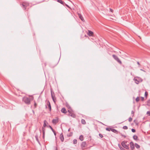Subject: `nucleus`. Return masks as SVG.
<instances>
[{
	"label": "nucleus",
	"instance_id": "7c9ffc66",
	"mask_svg": "<svg viewBox=\"0 0 150 150\" xmlns=\"http://www.w3.org/2000/svg\"><path fill=\"white\" fill-rule=\"evenodd\" d=\"M34 108H36L37 107V104L36 103L35 101V100H34Z\"/></svg>",
	"mask_w": 150,
	"mask_h": 150
},
{
	"label": "nucleus",
	"instance_id": "dca6fc26",
	"mask_svg": "<svg viewBox=\"0 0 150 150\" xmlns=\"http://www.w3.org/2000/svg\"><path fill=\"white\" fill-rule=\"evenodd\" d=\"M61 112L64 114H66L67 112L65 108H62L61 110Z\"/></svg>",
	"mask_w": 150,
	"mask_h": 150
},
{
	"label": "nucleus",
	"instance_id": "2eb2a0df",
	"mask_svg": "<svg viewBox=\"0 0 150 150\" xmlns=\"http://www.w3.org/2000/svg\"><path fill=\"white\" fill-rule=\"evenodd\" d=\"M42 131L43 133V135H42V138L43 139H44L45 138V128H44L43 127H42Z\"/></svg>",
	"mask_w": 150,
	"mask_h": 150
},
{
	"label": "nucleus",
	"instance_id": "5fc2aeb1",
	"mask_svg": "<svg viewBox=\"0 0 150 150\" xmlns=\"http://www.w3.org/2000/svg\"><path fill=\"white\" fill-rule=\"evenodd\" d=\"M85 36L86 37H88V36H86V35H85Z\"/></svg>",
	"mask_w": 150,
	"mask_h": 150
},
{
	"label": "nucleus",
	"instance_id": "412c9836",
	"mask_svg": "<svg viewBox=\"0 0 150 150\" xmlns=\"http://www.w3.org/2000/svg\"><path fill=\"white\" fill-rule=\"evenodd\" d=\"M59 59H60V58L59 59H58H58H57V60L56 61V62L55 64H54V65L53 66V67H54L55 66H56L59 63Z\"/></svg>",
	"mask_w": 150,
	"mask_h": 150
},
{
	"label": "nucleus",
	"instance_id": "4468645a",
	"mask_svg": "<svg viewBox=\"0 0 150 150\" xmlns=\"http://www.w3.org/2000/svg\"><path fill=\"white\" fill-rule=\"evenodd\" d=\"M78 15L79 16V18H80V19H81V20L82 21H85L83 17L81 14L79 13H78Z\"/></svg>",
	"mask_w": 150,
	"mask_h": 150
},
{
	"label": "nucleus",
	"instance_id": "1a4fd4ad",
	"mask_svg": "<svg viewBox=\"0 0 150 150\" xmlns=\"http://www.w3.org/2000/svg\"><path fill=\"white\" fill-rule=\"evenodd\" d=\"M86 142H83L81 143V149L83 150L85 149L84 147L86 146Z\"/></svg>",
	"mask_w": 150,
	"mask_h": 150
},
{
	"label": "nucleus",
	"instance_id": "3c124183",
	"mask_svg": "<svg viewBox=\"0 0 150 150\" xmlns=\"http://www.w3.org/2000/svg\"><path fill=\"white\" fill-rule=\"evenodd\" d=\"M40 135H41V130L40 129Z\"/></svg>",
	"mask_w": 150,
	"mask_h": 150
},
{
	"label": "nucleus",
	"instance_id": "a18cd8bd",
	"mask_svg": "<svg viewBox=\"0 0 150 150\" xmlns=\"http://www.w3.org/2000/svg\"><path fill=\"white\" fill-rule=\"evenodd\" d=\"M120 149L121 150H125V149L123 148L121 146H120Z\"/></svg>",
	"mask_w": 150,
	"mask_h": 150
},
{
	"label": "nucleus",
	"instance_id": "72a5a7b5",
	"mask_svg": "<svg viewBox=\"0 0 150 150\" xmlns=\"http://www.w3.org/2000/svg\"><path fill=\"white\" fill-rule=\"evenodd\" d=\"M73 134V132H71L69 134H67V136L68 137H71L72 135Z\"/></svg>",
	"mask_w": 150,
	"mask_h": 150
},
{
	"label": "nucleus",
	"instance_id": "9b49d317",
	"mask_svg": "<svg viewBox=\"0 0 150 150\" xmlns=\"http://www.w3.org/2000/svg\"><path fill=\"white\" fill-rule=\"evenodd\" d=\"M130 145L131 149L132 150H133L134 148V143L132 142H130Z\"/></svg>",
	"mask_w": 150,
	"mask_h": 150
},
{
	"label": "nucleus",
	"instance_id": "49530a36",
	"mask_svg": "<svg viewBox=\"0 0 150 150\" xmlns=\"http://www.w3.org/2000/svg\"><path fill=\"white\" fill-rule=\"evenodd\" d=\"M67 6V7L69 8H70V7L67 4H66L65 3V6Z\"/></svg>",
	"mask_w": 150,
	"mask_h": 150
},
{
	"label": "nucleus",
	"instance_id": "79ce46f5",
	"mask_svg": "<svg viewBox=\"0 0 150 150\" xmlns=\"http://www.w3.org/2000/svg\"><path fill=\"white\" fill-rule=\"evenodd\" d=\"M134 112L133 110H132L131 111V114L133 115L132 117H133L134 115Z\"/></svg>",
	"mask_w": 150,
	"mask_h": 150
},
{
	"label": "nucleus",
	"instance_id": "4d7b16f0",
	"mask_svg": "<svg viewBox=\"0 0 150 150\" xmlns=\"http://www.w3.org/2000/svg\"><path fill=\"white\" fill-rule=\"evenodd\" d=\"M91 147H92V146H90L89 147V148H91Z\"/></svg>",
	"mask_w": 150,
	"mask_h": 150
},
{
	"label": "nucleus",
	"instance_id": "864d4df0",
	"mask_svg": "<svg viewBox=\"0 0 150 150\" xmlns=\"http://www.w3.org/2000/svg\"><path fill=\"white\" fill-rule=\"evenodd\" d=\"M70 128H69V129H68V132H69V131H70Z\"/></svg>",
	"mask_w": 150,
	"mask_h": 150
},
{
	"label": "nucleus",
	"instance_id": "cd10ccee",
	"mask_svg": "<svg viewBox=\"0 0 150 150\" xmlns=\"http://www.w3.org/2000/svg\"><path fill=\"white\" fill-rule=\"evenodd\" d=\"M66 107L68 109H69V110L71 109L70 106L69 105L68 103H67L66 104Z\"/></svg>",
	"mask_w": 150,
	"mask_h": 150
},
{
	"label": "nucleus",
	"instance_id": "c756f323",
	"mask_svg": "<svg viewBox=\"0 0 150 150\" xmlns=\"http://www.w3.org/2000/svg\"><path fill=\"white\" fill-rule=\"evenodd\" d=\"M147 105L148 106H150V99L148 100L147 101Z\"/></svg>",
	"mask_w": 150,
	"mask_h": 150
},
{
	"label": "nucleus",
	"instance_id": "8fccbe9b",
	"mask_svg": "<svg viewBox=\"0 0 150 150\" xmlns=\"http://www.w3.org/2000/svg\"><path fill=\"white\" fill-rule=\"evenodd\" d=\"M137 64L138 65H140V64L139 63V62H137Z\"/></svg>",
	"mask_w": 150,
	"mask_h": 150
},
{
	"label": "nucleus",
	"instance_id": "a19ab883",
	"mask_svg": "<svg viewBox=\"0 0 150 150\" xmlns=\"http://www.w3.org/2000/svg\"><path fill=\"white\" fill-rule=\"evenodd\" d=\"M132 131L133 132H136V130L134 129H131Z\"/></svg>",
	"mask_w": 150,
	"mask_h": 150
},
{
	"label": "nucleus",
	"instance_id": "ddd939ff",
	"mask_svg": "<svg viewBox=\"0 0 150 150\" xmlns=\"http://www.w3.org/2000/svg\"><path fill=\"white\" fill-rule=\"evenodd\" d=\"M60 140L62 142H63L64 140V137L63 134L62 133L60 134Z\"/></svg>",
	"mask_w": 150,
	"mask_h": 150
},
{
	"label": "nucleus",
	"instance_id": "680f3d73",
	"mask_svg": "<svg viewBox=\"0 0 150 150\" xmlns=\"http://www.w3.org/2000/svg\"><path fill=\"white\" fill-rule=\"evenodd\" d=\"M149 126L150 127V125H149Z\"/></svg>",
	"mask_w": 150,
	"mask_h": 150
},
{
	"label": "nucleus",
	"instance_id": "c9c22d12",
	"mask_svg": "<svg viewBox=\"0 0 150 150\" xmlns=\"http://www.w3.org/2000/svg\"><path fill=\"white\" fill-rule=\"evenodd\" d=\"M139 100V97H137L136 99V101L137 102H138Z\"/></svg>",
	"mask_w": 150,
	"mask_h": 150
},
{
	"label": "nucleus",
	"instance_id": "393cba45",
	"mask_svg": "<svg viewBox=\"0 0 150 150\" xmlns=\"http://www.w3.org/2000/svg\"><path fill=\"white\" fill-rule=\"evenodd\" d=\"M79 139L81 141H83V135H80L79 137Z\"/></svg>",
	"mask_w": 150,
	"mask_h": 150
},
{
	"label": "nucleus",
	"instance_id": "a878e982",
	"mask_svg": "<svg viewBox=\"0 0 150 150\" xmlns=\"http://www.w3.org/2000/svg\"><path fill=\"white\" fill-rule=\"evenodd\" d=\"M81 123L83 125H85L86 123L85 120L83 119H82L81 120Z\"/></svg>",
	"mask_w": 150,
	"mask_h": 150
},
{
	"label": "nucleus",
	"instance_id": "bf43d9fd",
	"mask_svg": "<svg viewBox=\"0 0 150 150\" xmlns=\"http://www.w3.org/2000/svg\"><path fill=\"white\" fill-rule=\"evenodd\" d=\"M141 70L142 71H143V70L142 69H141Z\"/></svg>",
	"mask_w": 150,
	"mask_h": 150
},
{
	"label": "nucleus",
	"instance_id": "052dcab7",
	"mask_svg": "<svg viewBox=\"0 0 150 150\" xmlns=\"http://www.w3.org/2000/svg\"><path fill=\"white\" fill-rule=\"evenodd\" d=\"M62 150H65V149H64Z\"/></svg>",
	"mask_w": 150,
	"mask_h": 150
},
{
	"label": "nucleus",
	"instance_id": "603ef678",
	"mask_svg": "<svg viewBox=\"0 0 150 150\" xmlns=\"http://www.w3.org/2000/svg\"><path fill=\"white\" fill-rule=\"evenodd\" d=\"M55 150H57V147H56Z\"/></svg>",
	"mask_w": 150,
	"mask_h": 150
},
{
	"label": "nucleus",
	"instance_id": "58836bf2",
	"mask_svg": "<svg viewBox=\"0 0 150 150\" xmlns=\"http://www.w3.org/2000/svg\"><path fill=\"white\" fill-rule=\"evenodd\" d=\"M120 135L122 136V137H123L124 138H126V136L124 135H123V134H122L121 133H119Z\"/></svg>",
	"mask_w": 150,
	"mask_h": 150
},
{
	"label": "nucleus",
	"instance_id": "7ed1b4c3",
	"mask_svg": "<svg viewBox=\"0 0 150 150\" xmlns=\"http://www.w3.org/2000/svg\"><path fill=\"white\" fill-rule=\"evenodd\" d=\"M112 57L113 58L117 61V62L120 64L121 65L122 64V62L120 60L119 58L115 54H113L112 55Z\"/></svg>",
	"mask_w": 150,
	"mask_h": 150
},
{
	"label": "nucleus",
	"instance_id": "ea45409f",
	"mask_svg": "<svg viewBox=\"0 0 150 150\" xmlns=\"http://www.w3.org/2000/svg\"><path fill=\"white\" fill-rule=\"evenodd\" d=\"M146 114L149 116H150V111H148L146 112Z\"/></svg>",
	"mask_w": 150,
	"mask_h": 150
},
{
	"label": "nucleus",
	"instance_id": "e433bc0d",
	"mask_svg": "<svg viewBox=\"0 0 150 150\" xmlns=\"http://www.w3.org/2000/svg\"><path fill=\"white\" fill-rule=\"evenodd\" d=\"M132 118L130 117L128 119V121L129 122H131L132 121Z\"/></svg>",
	"mask_w": 150,
	"mask_h": 150
},
{
	"label": "nucleus",
	"instance_id": "20e7f679",
	"mask_svg": "<svg viewBox=\"0 0 150 150\" xmlns=\"http://www.w3.org/2000/svg\"><path fill=\"white\" fill-rule=\"evenodd\" d=\"M127 143L126 141H123L122 142L121 144L122 146L124 148L127 149H129V144L126 145V144Z\"/></svg>",
	"mask_w": 150,
	"mask_h": 150
},
{
	"label": "nucleus",
	"instance_id": "bb28decb",
	"mask_svg": "<svg viewBox=\"0 0 150 150\" xmlns=\"http://www.w3.org/2000/svg\"><path fill=\"white\" fill-rule=\"evenodd\" d=\"M47 123V121L46 120H45L44 121V124L43 126V127L44 128L45 127L47 126L46 123Z\"/></svg>",
	"mask_w": 150,
	"mask_h": 150
},
{
	"label": "nucleus",
	"instance_id": "37998d69",
	"mask_svg": "<svg viewBox=\"0 0 150 150\" xmlns=\"http://www.w3.org/2000/svg\"><path fill=\"white\" fill-rule=\"evenodd\" d=\"M141 99L142 101H143L144 100V98L142 97H141Z\"/></svg>",
	"mask_w": 150,
	"mask_h": 150
},
{
	"label": "nucleus",
	"instance_id": "9d476101",
	"mask_svg": "<svg viewBox=\"0 0 150 150\" xmlns=\"http://www.w3.org/2000/svg\"><path fill=\"white\" fill-rule=\"evenodd\" d=\"M87 34L89 36L93 37L94 36L93 32L90 30H88Z\"/></svg>",
	"mask_w": 150,
	"mask_h": 150
},
{
	"label": "nucleus",
	"instance_id": "13d9d810",
	"mask_svg": "<svg viewBox=\"0 0 150 150\" xmlns=\"http://www.w3.org/2000/svg\"><path fill=\"white\" fill-rule=\"evenodd\" d=\"M33 112L34 113V110H33Z\"/></svg>",
	"mask_w": 150,
	"mask_h": 150
},
{
	"label": "nucleus",
	"instance_id": "f704fd0d",
	"mask_svg": "<svg viewBox=\"0 0 150 150\" xmlns=\"http://www.w3.org/2000/svg\"><path fill=\"white\" fill-rule=\"evenodd\" d=\"M122 128L123 129H128V127L126 126H123Z\"/></svg>",
	"mask_w": 150,
	"mask_h": 150
},
{
	"label": "nucleus",
	"instance_id": "f3484780",
	"mask_svg": "<svg viewBox=\"0 0 150 150\" xmlns=\"http://www.w3.org/2000/svg\"><path fill=\"white\" fill-rule=\"evenodd\" d=\"M49 127L51 129L52 131L53 132L54 134V135L55 136H56V132L54 131V130L53 129L52 127L50 125H49Z\"/></svg>",
	"mask_w": 150,
	"mask_h": 150
},
{
	"label": "nucleus",
	"instance_id": "f8f14e48",
	"mask_svg": "<svg viewBox=\"0 0 150 150\" xmlns=\"http://www.w3.org/2000/svg\"><path fill=\"white\" fill-rule=\"evenodd\" d=\"M58 117H57V119H53L52 120V122L55 125L58 123Z\"/></svg>",
	"mask_w": 150,
	"mask_h": 150
},
{
	"label": "nucleus",
	"instance_id": "b1692460",
	"mask_svg": "<svg viewBox=\"0 0 150 150\" xmlns=\"http://www.w3.org/2000/svg\"><path fill=\"white\" fill-rule=\"evenodd\" d=\"M134 145L135 147L137 149H139L140 148V145L136 143H135Z\"/></svg>",
	"mask_w": 150,
	"mask_h": 150
},
{
	"label": "nucleus",
	"instance_id": "423d86ee",
	"mask_svg": "<svg viewBox=\"0 0 150 150\" xmlns=\"http://www.w3.org/2000/svg\"><path fill=\"white\" fill-rule=\"evenodd\" d=\"M137 79L134 78V80L135 81V82L137 84H139L140 82L142 81V80L140 78L137 77Z\"/></svg>",
	"mask_w": 150,
	"mask_h": 150
},
{
	"label": "nucleus",
	"instance_id": "6e6552de",
	"mask_svg": "<svg viewBox=\"0 0 150 150\" xmlns=\"http://www.w3.org/2000/svg\"><path fill=\"white\" fill-rule=\"evenodd\" d=\"M47 106H48V108H49V111L50 112L51 111V107L50 105V103L49 101H48L46 103V104L45 105V108H47Z\"/></svg>",
	"mask_w": 150,
	"mask_h": 150
},
{
	"label": "nucleus",
	"instance_id": "aec40b11",
	"mask_svg": "<svg viewBox=\"0 0 150 150\" xmlns=\"http://www.w3.org/2000/svg\"><path fill=\"white\" fill-rule=\"evenodd\" d=\"M35 139L36 140V141H37V142L39 144H40V142L39 141V140L38 139V134H36V135H35Z\"/></svg>",
	"mask_w": 150,
	"mask_h": 150
},
{
	"label": "nucleus",
	"instance_id": "6ab92c4d",
	"mask_svg": "<svg viewBox=\"0 0 150 150\" xmlns=\"http://www.w3.org/2000/svg\"><path fill=\"white\" fill-rule=\"evenodd\" d=\"M112 131L113 132L116 134H118V133H120V132H118L116 129L112 128Z\"/></svg>",
	"mask_w": 150,
	"mask_h": 150
},
{
	"label": "nucleus",
	"instance_id": "a211bd4d",
	"mask_svg": "<svg viewBox=\"0 0 150 150\" xmlns=\"http://www.w3.org/2000/svg\"><path fill=\"white\" fill-rule=\"evenodd\" d=\"M57 2L60 3L61 4L63 5V6H65V2H64V1H62V0H57Z\"/></svg>",
	"mask_w": 150,
	"mask_h": 150
},
{
	"label": "nucleus",
	"instance_id": "c85d7f7f",
	"mask_svg": "<svg viewBox=\"0 0 150 150\" xmlns=\"http://www.w3.org/2000/svg\"><path fill=\"white\" fill-rule=\"evenodd\" d=\"M148 95V93L147 91H146L145 92V94H144V96L146 98V99L147 98Z\"/></svg>",
	"mask_w": 150,
	"mask_h": 150
},
{
	"label": "nucleus",
	"instance_id": "4be33fe9",
	"mask_svg": "<svg viewBox=\"0 0 150 150\" xmlns=\"http://www.w3.org/2000/svg\"><path fill=\"white\" fill-rule=\"evenodd\" d=\"M133 139L135 140H138V137L135 135H134L133 137Z\"/></svg>",
	"mask_w": 150,
	"mask_h": 150
},
{
	"label": "nucleus",
	"instance_id": "c03bdc74",
	"mask_svg": "<svg viewBox=\"0 0 150 150\" xmlns=\"http://www.w3.org/2000/svg\"><path fill=\"white\" fill-rule=\"evenodd\" d=\"M110 12H111L112 13H113V9H112V8H110Z\"/></svg>",
	"mask_w": 150,
	"mask_h": 150
},
{
	"label": "nucleus",
	"instance_id": "473e14b6",
	"mask_svg": "<svg viewBox=\"0 0 150 150\" xmlns=\"http://www.w3.org/2000/svg\"><path fill=\"white\" fill-rule=\"evenodd\" d=\"M134 122L135 124L136 125H138V122L137 120H135L134 121Z\"/></svg>",
	"mask_w": 150,
	"mask_h": 150
},
{
	"label": "nucleus",
	"instance_id": "2f4dec72",
	"mask_svg": "<svg viewBox=\"0 0 150 150\" xmlns=\"http://www.w3.org/2000/svg\"><path fill=\"white\" fill-rule=\"evenodd\" d=\"M73 142V143L74 144H76L77 143V140L76 139H74Z\"/></svg>",
	"mask_w": 150,
	"mask_h": 150
},
{
	"label": "nucleus",
	"instance_id": "de8ad7c7",
	"mask_svg": "<svg viewBox=\"0 0 150 150\" xmlns=\"http://www.w3.org/2000/svg\"><path fill=\"white\" fill-rule=\"evenodd\" d=\"M43 64L44 66L45 67L46 66V63H45V62Z\"/></svg>",
	"mask_w": 150,
	"mask_h": 150
},
{
	"label": "nucleus",
	"instance_id": "4c0bfd02",
	"mask_svg": "<svg viewBox=\"0 0 150 150\" xmlns=\"http://www.w3.org/2000/svg\"><path fill=\"white\" fill-rule=\"evenodd\" d=\"M99 136L101 138H102L103 137V135L101 133H99Z\"/></svg>",
	"mask_w": 150,
	"mask_h": 150
},
{
	"label": "nucleus",
	"instance_id": "f257e3e1",
	"mask_svg": "<svg viewBox=\"0 0 150 150\" xmlns=\"http://www.w3.org/2000/svg\"><path fill=\"white\" fill-rule=\"evenodd\" d=\"M34 97L32 96L31 98L25 96L23 98V101L26 104L29 105L30 104L31 101L33 100Z\"/></svg>",
	"mask_w": 150,
	"mask_h": 150
},
{
	"label": "nucleus",
	"instance_id": "39448f33",
	"mask_svg": "<svg viewBox=\"0 0 150 150\" xmlns=\"http://www.w3.org/2000/svg\"><path fill=\"white\" fill-rule=\"evenodd\" d=\"M68 112L69 113V114L67 115L68 116H71L73 118L75 117L76 115L73 113V111L72 109L69 110Z\"/></svg>",
	"mask_w": 150,
	"mask_h": 150
},
{
	"label": "nucleus",
	"instance_id": "6e6d98bb",
	"mask_svg": "<svg viewBox=\"0 0 150 150\" xmlns=\"http://www.w3.org/2000/svg\"><path fill=\"white\" fill-rule=\"evenodd\" d=\"M100 111H104V110H100Z\"/></svg>",
	"mask_w": 150,
	"mask_h": 150
},
{
	"label": "nucleus",
	"instance_id": "0eeeda50",
	"mask_svg": "<svg viewBox=\"0 0 150 150\" xmlns=\"http://www.w3.org/2000/svg\"><path fill=\"white\" fill-rule=\"evenodd\" d=\"M51 93L52 98L53 100V102L54 103H56V98L55 97V96L54 95V93L52 91V90L51 88Z\"/></svg>",
	"mask_w": 150,
	"mask_h": 150
},
{
	"label": "nucleus",
	"instance_id": "09e8293b",
	"mask_svg": "<svg viewBox=\"0 0 150 150\" xmlns=\"http://www.w3.org/2000/svg\"><path fill=\"white\" fill-rule=\"evenodd\" d=\"M118 146H119V148L120 149V146H121V145H120V144H118Z\"/></svg>",
	"mask_w": 150,
	"mask_h": 150
},
{
	"label": "nucleus",
	"instance_id": "f03ea898",
	"mask_svg": "<svg viewBox=\"0 0 150 150\" xmlns=\"http://www.w3.org/2000/svg\"><path fill=\"white\" fill-rule=\"evenodd\" d=\"M20 5L23 10H26V7L29 6V4L27 2H23Z\"/></svg>",
	"mask_w": 150,
	"mask_h": 150
},
{
	"label": "nucleus",
	"instance_id": "5701e85b",
	"mask_svg": "<svg viewBox=\"0 0 150 150\" xmlns=\"http://www.w3.org/2000/svg\"><path fill=\"white\" fill-rule=\"evenodd\" d=\"M112 128L110 127H106V128H105V129L106 131H112Z\"/></svg>",
	"mask_w": 150,
	"mask_h": 150
}]
</instances>
